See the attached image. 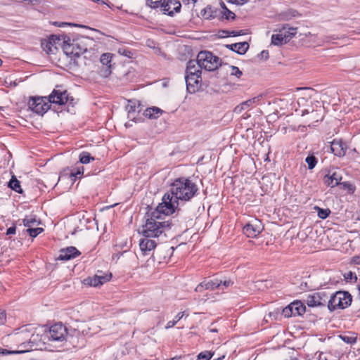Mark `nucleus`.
Returning a JSON list of instances; mask_svg holds the SVG:
<instances>
[{"instance_id": "obj_1", "label": "nucleus", "mask_w": 360, "mask_h": 360, "mask_svg": "<svg viewBox=\"0 0 360 360\" xmlns=\"http://www.w3.org/2000/svg\"><path fill=\"white\" fill-rule=\"evenodd\" d=\"M198 186L189 178H176L171 184L169 191L163 195L161 204L167 212L174 213L179 201H190L198 194Z\"/></svg>"}, {"instance_id": "obj_2", "label": "nucleus", "mask_w": 360, "mask_h": 360, "mask_svg": "<svg viewBox=\"0 0 360 360\" xmlns=\"http://www.w3.org/2000/svg\"><path fill=\"white\" fill-rule=\"evenodd\" d=\"M3 341L4 342H15L22 349L20 350L11 349L0 347V356L20 354L36 349L41 341V338L38 334L34 333V328L25 326L17 329L13 333L4 337Z\"/></svg>"}, {"instance_id": "obj_3", "label": "nucleus", "mask_w": 360, "mask_h": 360, "mask_svg": "<svg viewBox=\"0 0 360 360\" xmlns=\"http://www.w3.org/2000/svg\"><path fill=\"white\" fill-rule=\"evenodd\" d=\"M166 207L160 203L155 210L146 213V220L142 228L144 237L157 238L171 229L172 222L168 216L173 214L167 212Z\"/></svg>"}, {"instance_id": "obj_4", "label": "nucleus", "mask_w": 360, "mask_h": 360, "mask_svg": "<svg viewBox=\"0 0 360 360\" xmlns=\"http://www.w3.org/2000/svg\"><path fill=\"white\" fill-rule=\"evenodd\" d=\"M352 301V296L349 292L346 291H338L330 295L327 307L330 311H333L337 309H343L349 307Z\"/></svg>"}, {"instance_id": "obj_5", "label": "nucleus", "mask_w": 360, "mask_h": 360, "mask_svg": "<svg viewBox=\"0 0 360 360\" xmlns=\"http://www.w3.org/2000/svg\"><path fill=\"white\" fill-rule=\"evenodd\" d=\"M197 60L200 63L201 68L207 71H214L221 65L219 58L207 51L199 52L197 56Z\"/></svg>"}, {"instance_id": "obj_6", "label": "nucleus", "mask_w": 360, "mask_h": 360, "mask_svg": "<svg viewBox=\"0 0 360 360\" xmlns=\"http://www.w3.org/2000/svg\"><path fill=\"white\" fill-rule=\"evenodd\" d=\"M63 50L68 57L74 60V63H76V60L86 51V49L81 47L78 43H70V39L68 37L63 38Z\"/></svg>"}, {"instance_id": "obj_7", "label": "nucleus", "mask_w": 360, "mask_h": 360, "mask_svg": "<svg viewBox=\"0 0 360 360\" xmlns=\"http://www.w3.org/2000/svg\"><path fill=\"white\" fill-rule=\"evenodd\" d=\"M29 108L35 113L43 115L51 107L49 97H32L28 102Z\"/></svg>"}, {"instance_id": "obj_8", "label": "nucleus", "mask_w": 360, "mask_h": 360, "mask_svg": "<svg viewBox=\"0 0 360 360\" xmlns=\"http://www.w3.org/2000/svg\"><path fill=\"white\" fill-rule=\"evenodd\" d=\"M330 295L325 291L316 292L306 296L305 302L310 307H323L328 304Z\"/></svg>"}, {"instance_id": "obj_9", "label": "nucleus", "mask_w": 360, "mask_h": 360, "mask_svg": "<svg viewBox=\"0 0 360 360\" xmlns=\"http://www.w3.org/2000/svg\"><path fill=\"white\" fill-rule=\"evenodd\" d=\"M49 96L51 103L58 104L60 105L66 103L72 104L74 101V98L72 96H70L67 90H61L59 89H53Z\"/></svg>"}, {"instance_id": "obj_10", "label": "nucleus", "mask_w": 360, "mask_h": 360, "mask_svg": "<svg viewBox=\"0 0 360 360\" xmlns=\"http://www.w3.org/2000/svg\"><path fill=\"white\" fill-rule=\"evenodd\" d=\"M68 335V329L61 323L51 326L49 331V338L52 341L63 342Z\"/></svg>"}, {"instance_id": "obj_11", "label": "nucleus", "mask_w": 360, "mask_h": 360, "mask_svg": "<svg viewBox=\"0 0 360 360\" xmlns=\"http://www.w3.org/2000/svg\"><path fill=\"white\" fill-rule=\"evenodd\" d=\"M263 230L262 221L257 219H254L246 224L243 229V233L248 238L257 237Z\"/></svg>"}, {"instance_id": "obj_12", "label": "nucleus", "mask_w": 360, "mask_h": 360, "mask_svg": "<svg viewBox=\"0 0 360 360\" xmlns=\"http://www.w3.org/2000/svg\"><path fill=\"white\" fill-rule=\"evenodd\" d=\"M306 311L305 305L301 301H295L283 309L285 317L301 316Z\"/></svg>"}, {"instance_id": "obj_13", "label": "nucleus", "mask_w": 360, "mask_h": 360, "mask_svg": "<svg viewBox=\"0 0 360 360\" xmlns=\"http://www.w3.org/2000/svg\"><path fill=\"white\" fill-rule=\"evenodd\" d=\"M112 278L111 273H103L102 271H98L92 277H88L84 280L85 284L89 285L93 287H98L103 283L109 281Z\"/></svg>"}, {"instance_id": "obj_14", "label": "nucleus", "mask_w": 360, "mask_h": 360, "mask_svg": "<svg viewBox=\"0 0 360 360\" xmlns=\"http://www.w3.org/2000/svg\"><path fill=\"white\" fill-rule=\"evenodd\" d=\"M181 8V4L177 0L165 1L161 4V11L164 14H167L169 16H173L175 13H179Z\"/></svg>"}, {"instance_id": "obj_15", "label": "nucleus", "mask_w": 360, "mask_h": 360, "mask_svg": "<svg viewBox=\"0 0 360 360\" xmlns=\"http://www.w3.org/2000/svg\"><path fill=\"white\" fill-rule=\"evenodd\" d=\"M185 81L186 84V89L188 93L193 94L196 92L200 86L202 82L201 76L195 75H185Z\"/></svg>"}, {"instance_id": "obj_16", "label": "nucleus", "mask_w": 360, "mask_h": 360, "mask_svg": "<svg viewBox=\"0 0 360 360\" xmlns=\"http://www.w3.org/2000/svg\"><path fill=\"white\" fill-rule=\"evenodd\" d=\"M330 150L335 155L343 157L346 154L347 146L341 139H335L330 143Z\"/></svg>"}, {"instance_id": "obj_17", "label": "nucleus", "mask_w": 360, "mask_h": 360, "mask_svg": "<svg viewBox=\"0 0 360 360\" xmlns=\"http://www.w3.org/2000/svg\"><path fill=\"white\" fill-rule=\"evenodd\" d=\"M80 254L81 252L75 247L70 246L60 250L58 259L68 261L78 257Z\"/></svg>"}, {"instance_id": "obj_18", "label": "nucleus", "mask_w": 360, "mask_h": 360, "mask_svg": "<svg viewBox=\"0 0 360 360\" xmlns=\"http://www.w3.org/2000/svg\"><path fill=\"white\" fill-rule=\"evenodd\" d=\"M221 286V280L219 278L205 280L200 283L196 288L195 291L201 292L203 289L213 290L220 288Z\"/></svg>"}, {"instance_id": "obj_19", "label": "nucleus", "mask_w": 360, "mask_h": 360, "mask_svg": "<svg viewBox=\"0 0 360 360\" xmlns=\"http://www.w3.org/2000/svg\"><path fill=\"white\" fill-rule=\"evenodd\" d=\"M156 247V242L149 238L145 237L139 243L140 250L143 255H149Z\"/></svg>"}, {"instance_id": "obj_20", "label": "nucleus", "mask_w": 360, "mask_h": 360, "mask_svg": "<svg viewBox=\"0 0 360 360\" xmlns=\"http://www.w3.org/2000/svg\"><path fill=\"white\" fill-rule=\"evenodd\" d=\"M342 176L340 174L333 172L330 174L329 172L323 176V181L325 185L333 188L340 184Z\"/></svg>"}, {"instance_id": "obj_21", "label": "nucleus", "mask_w": 360, "mask_h": 360, "mask_svg": "<svg viewBox=\"0 0 360 360\" xmlns=\"http://www.w3.org/2000/svg\"><path fill=\"white\" fill-rule=\"evenodd\" d=\"M262 98V96L259 95L254 98L247 100L241 103L240 105H238L235 107L233 112L236 114H240L244 110L247 109L249 107H252L255 104L258 103Z\"/></svg>"}, {"instance_id": "obj_22", "label": "nucleus", "mask_w": 360, "mask_h": 360, "mask_svg": "<svg viewBox=\"0 0 360 360\" xmlns=\"http://www.w3.org/2000/svg\"><path fill=\"white\" fill-rule=\"evenodd\" d=\"M202 69L197 60H190L186 64V75H192V77L195 75L201 76Z\"/></svg>"}, {"instance_id": "obj_23", "label": "nucleus", "mask_w": 360, "mask_h": 360, "mask_svg": "<svg viewBox=\"0 0 360 360\" xmlns=\"http://www.w3.org/2000/svg\"><path fill=\"white\" fill-rule=\"evenodd\" d=\"M226 47L240 55L245 54L249 49V44L246 41L238 42L226 45Z\"/></svg>"}, {"instance_id": "obj_24", "label": "nucleus", "mask_w": 360, "mask_h": 360, "mask_svg": "<svg viewBox=\"0 0 360 360\" xmlns=\"http://www.w3.org/2000/svg\"><path fill=\"white\" fill-rule=\"evenodd\" d=\"M163 112V110L158 107L148 108L143 112V115L149 119H156Z\"/></svg>"}, {"instance_id": "obj_25", "label": "nucleus", "mask_w": 360, "mask_h": 360, "mask_svg": "<svg viewBox=\"0 0 360 360\" xmlns=\"http://www.w3.org/2000/svg\"><path fill=\"white\" fill-rule=\"evenodd\" d=\"M289 41V38L288 37H285L282 32H278V34H274L271 36V44L275 46H281L285 44H287Z\"/></svg>"}, {"instance_id": "obj_26", "label": "nucleus", "mask_w": 360, "mask_h": 360, "mask_svg": "<svg viewBox=\"0 0 360 360\" xmlns=\"http://www.w3.org/2000/svg\"><path fill=\"white\" fill-rule=\"evenodd\" d=\"M127 108L128 110V117L134 120L136 118L134 114L136 112L138 113L140 112L142 108L139 103L136 105V102L129 101Z\"/></svg>"}, {"instance_id": "obj_27", "label": "nucleus", "mask_w": 360, "mask_h": 360, "mask_svg": "<svg viewBox=\"0 0 360 360\" xmlns=\"http://www.w3.org/2000/svg\"><path fill=\"white\" fill-rule=\"evenodd\" d=\"M41 48L47 54H54L57 51V46L51 44V41L43 40L41 41Z\"/></svg>"}, {"instance_id": "obj_28", "label": "nucleus", "mask_w": 360, "mask_h": 360, "mask_svg": "<svg viewBox=\"0 0 360 360\" xmlns=\"http://www.w3.org/2000/svg\"><path fill=\"white\" fill-rule=\"evenodd\" d=\"M297 27H289L288 25H285L280 30V32H282L285 37H288L290 41L297 34Z\"/></svg>"}, {"instance_id": "obj_29", "label": "nucleus", "mask_w": 360, "mask_h": 360, "mask_svg": "<svg viewBox=\"0 0 360 360\" xmlns=\"http://www.w3.org/2000/svg\"><path fill=\"white\" fill-rule=\"evenodd\" d=\"M8 187L18 193H22L20 183L15 176H13L10 179L8 182Z\"/></svg>"}, {"instance_id": "obj_30", "label": "nucleus", "mask_w": 360, "mask_h": 360, "mask_svg": "<svg viewBox=\"0 0 360 360\" xmlns=\"http://www.w3.org/2000/svg\"><path fill=\"white\" fill-rule=\"evenodd\" d=\"M300 13L297 11L295 9H289L287 11L281 14V18L283 20H289L292 19V18L298 17L300 16Z\"/></svg>"}, {"instance_id": "obj_31", "label": "nucleus", "mask_w": 360, "mask_h": 360, "mask_svg": "<svg viewBox=\"0 0 360 360\" xmlns=\"http://www.w3.org/2000/svg\"><path fill=\"white\" fill-rule=\"evenodd\" d=\"M79 158L82 164H88L91 160H94V158L89 153L85 151L79 154Z\"/></svg>"}, {"instance_id": "obj_32", "label": "nucleus", "mask_w": 360, "mask_h": 360, "mask_svg": "<svg viewBox=\"0 0 360 360\" xmlns=\"http://www.w3.org/2000/svg\"><path fill=\"white\" fill-rule=\"evenodd\" d=\"M184 316V311L179 312L175 316L174 320L169 321L167 322V325L165 326V328L166 329H169V328H171L174 327L177 323V322H179L183 318Z\"/></svg>"}, {"instance_id": "obj_33", "label": "nucleus", "mask_w": 360, "mask_h": 360, "mask_svg": "<svg viewBox=\"0 0 360 360\" xmlns=\"http://www.w3.org/2000/svg\"><path fill=\"white\" fill-rule=\"evenodd\" d=\"M112 54L111 53H103L101 55V63L104 65H106L108 67H110L111 66V60H112Z\"/></svg>"}, {"instance_id": "obj_34", "label": "nucleus", "mask_w": 360, "mask_h": 360, "mask_svg": "<svg viewBox=\"0 0 360 360\" xmlns=\"http://www.w3.org/2000/svg\"><path fill=\"white\" fill-rule=\"evenodd\" d=\"M314 209L318 212V217L322 219H326L330 214V210L329 209H322L317 206H316Z\"/></svg>"}, {"instance_id": "obj_35", "label": "nucleus", "mask_w": 360, "mask_h": 360, "mask_svg": "<svg viewBox=\"0 0 360 360\" xmlns=\"http://www.w3.org/2000/svg\"><path fill=\"white\" fill-rule=\"evenodd\" d=\"M84 172V169L82 167L81 169H77L76 172H71L69 174V177L72 183H74L77 178H81Z\"/></svg>"}, {"instance_id": "obj_36", "label": "nucleus", "mask_w": 360, "mask_h": 360, "mask_svg": "<svg viewBox=\"0 0 360 360\" xmlns=\"http://www.w3.org/2000/svg\"><path fill=\"white\" fill-rule=\"evenodd\" d=\"M305 162L308 165V168L309 169H312L315 167V166L317 164V159L315 156L311 155H309L306 158Z\"/></svg>"}, {"instance_id": "obj_37", "label": "nucleus", "mask_w": 360, "mask_h": 360, "mask_svg": "<svg viewBox=\"0 0 360 360\" xmlns=\"http://www.w3.org/2000/svg\"><path fill=\"white\" fill-rule=\"evenodd\" d=\"M27 231L28 232L29 235L32 237L35 238L39 234H40L41 232L44 231V229L42 228H28Z\"/></svg>"}, {"instance_id": "obj_38", "label": "nucleus", "mask_w": 360, "mask_h": 360, "mask_svg": "<svg viewBox=\"0 0 360 360\" xmlns=\"http://www.w3.org/2000/svg\"><path fill=\"white\" fill-rule=\"evenodd\" d=\"M63 35L62 36H57V35H51L48 39H46V41H51V44H55L56 46H57V44H60V43H63Z\"/></svg>"}, {"instance_id": "obj_39", "label": "nucleus", "mask_w": 360, "mask_h": 360, "mask_svg": "<svg viewBox=\"0 0 360 360\" xmlns=\"http://www.w3.org/2000/svg\"><path fill=\"white\" fill-rule=\"evenodd\" d=\"M213 356V353L209 352V351H205L202 352H200L198 355L197 360H210Z\"/></svg>"}, {"instance_id": "obj_40", "label": "nucleus", "mask_w": 360, "mask_h": 360, "mask_svg": "<svg viewBox=\"0 0 360 360\" xmlns=\"http://www.w3.org/2000/svg\"><path fill=\"white\" fill-rule=\"evenodd\" d=\"M339 185L342 186V187L345 189H347L348 192L351 194L354 193L355 191V186L349 181H345L342 183L340 182Z\"/></svg>"}, {"instance_id": "obj_41", "label": "nucleus", "mask_w": 360, "mask_h": 360, "mask_svg": "<svg viewBox=\"0 0 360 360\" xmlns=\"http://www.w3.org/2000/svg\"><path fill=\"white\" fill-rule=\"evenodd\" d=\"M162 0H147V5L153 8H157L160 7Z\"/></svg>"}, {"instance_id": "obj_42", "label": "nucleus", "mask_w": 360, "mask_h": 360, "mask_svg": "<svg viewBox=\"0 0 360 360\" xmlns=\"http://www.w3.org/2000/svg\"><path fill=\"white\" fill-rule=\"evenodd\" d=\"M23 224L25 226L30 227L36 222V219L32 217H26L23 221Z\"/></svg>"}, {"instance_id": "obj_43", "label": "nucleus", "mask_w": 360, "mask_h": 360, "mask_svg": "<svg viewBox=\"0 0 360 360\" xmlns=\"http://www.w3.org/2000/svg\"><path fill=\"white\" fill-rule=\"evenodd\" d=\"M212 7L210 6H207L206 8H205L202 11V15L204 18H207V19H209L210 18H212L213 15L212 14Z\"/></svg>"}, {"instance_id": "obj_44", "label": "nucleus", "mask_w": 360, "mask_h": 360, "mask_svg": "<svg viewBox=\"0 0 360 360\" xmlns=\"http://www.w3.org/2000/svg\"><path fill=\"white\" fill-rule=\"evenodd\" d=\"M224 16L226 20H233L236 18L235 13L229 10L226 7H224Z\"/></svg>"}, {"instance_id": "obj_45", "label": "nucleus", "mask_w": 360, "mask_h": 360, "mask_svg": "<svg viewBox=\"0 0 360 360\" xmlns=\"http://www.w3.org/2000/svg\"><path fill=\"white\" fill-rule=\"evenodd\" d=\"M231 75H234L237 78H240L242 76L243 73L238 67L232 65L231 66Z\"/></svg>"}, {"instance_id": "obj_46", "label": "nucleus", "mask_w": 360, "mask_h": 360, "mask_svg": "<svg viewBox=\"0 0 360 360\" xmlns=\"http://www.w3.org/2000/svg\"><path fill=\"white\" fill-rule=\"evenodd\" d=\"M341 339L346 343L352 344L356 342V338L348 335H340Z\"/></svg>"}, {"instance_id": "obj_47", "label": "nucleus", "mask_w": 360, "mask_h": 360, "mask_svg": "<svg viewBox=\"0 0 360 360\" xmlns=\"http://www.w3.org/2000/svg\"><path fill=\"white\" fill-rule=\"evenodd\" d=\"M118 53L128 58H131L132 56L131 51L126 49H119Z\"/></svg>"}, {"instance_id": "obj_48", "label": "nucleus", "mask_w": 360, "mask_h": 360, "mask_svg": "<svg viewBox=\"0 0 360 360\" xmlns=\"http://www.w3.org/2000/svg\"><path fill=\"white\" fill-rule=\"evenodd\" d=\"M233 284V282L231 280H221V286L219 289L224 290L225 288H227L228 287L232 285Z\"/></svg>"}, {"instance_id": "obj_49", "label": "nucleus", "mask_w": 360, "mask_h": 360, "mask_svg": "<svg viewBox=\"0 0 360 360\" xmlns=\"http://www.w3.org/2000/svg\"><path fill=\"white\" fill-rule=\"evenodd\" d=\"M345 278L347 281L348 280H352L353 278H354L355 281L357 280V277H356V275L355 273H353L352 271H349L347 272V274H345Z\"/></svg>"}, {"instance_id": "obj_50", "label": "nucleus", "mask_w": 360, "mask_h": 360, "mask_svg": "<svg viewBox=\"0 0 360 360\" xmlns=\"http://www.w3.org/2000/svg\"><path fill=\"white\" fill-rule=\"evenodd\" d=\"M6 321V314L4 310H0V326L4 325Z\"/></svg>"}, {"instance_id": "obj_51", "label": "nucleus", "mask_w": 360, "mask_h": 360, "mask_svg": "<svg viewBox=\"0 0 360 360\" xmlns=\"http://www.w3.org/2000/svg\"><path fill=\"white\" fill-rule=\"evenodd\" d=\"M229 3L236 4V5H243L248 2V0H227Z\"/></svg>"}, {"instance_id": "obj_52", "label": "nucleus", "mask_w": 360, "mask_h": 360, "mask_svg": "<svg viewBox=\"0 0 360 360\" xmlns=\"http://www.w3.org/2000/svg\"><path fill=\"white\" fill-rule=\"evenodd\" d=\"M15 231H16V227L15 226H12L11 227H9L7 231H6V234L7 235H13V234H15Z\"/></svg>"}, {"instance_id": "obj_53", "label": "nucleus", "mask_w": 360, "mask_h": 360, "mask_svg": "<svg viewBox=\"0 0 360 360\" xmlns=\"http://www.w3.org/2000/svg\"><path fill=\"white\" fill-rule=\"evenodd\" d=\"M352 262L360 265V255L354 256L352 259Z\"/></svg>"}, {"instance_id": "obj_54", "label": "nucleus", "mask_w": 360, "mask_h": 360, "mask_svg": "<svg viewBox=\"0 0 360 360\" xmlns=\"http://www.w3.org/2000/svg\"><path fill=\"white\" fill-rule=\"evenodd\" d=\"M242 34H243V30L229 32V35L234 36V37L235 36H240Z\"/></svg>"}, {"instance_id": "obj_55", "label": "nucleus", "mask_w": 360, "mask_h": 360, "mask_svg": "<svg viewBox=\"0 0 360 360\" xmlns=\"http://www.w3.org/2000/svg\"><path fill=\"white\" fill-rule=\"evenodd\" d=\"M219 37H225L229 35V31L221 30V31L219 32Z\"/></svg>"}, {"instance_id": "obj_56", "label": "nucleus", "mask_w": 360, "mask_h": 360, "mask_svg": "<svg viewBox=\"0 0 360 360\" xmlns=\"http://www.w3.org/2000/svg\"><path fill=\"white\" fill-rule=\"evenodd\" d=\"M262 58H264L265 59L269 58V51L266 50H264L260 53Z\"/></svg>"}, {"instance_id": "obj_57", "label": "nucleus", "mask_w": 360, "mask_h": 360, "mask_svg": "<svg viewBox=\"0 0 360 360\" xmlns=\"http://www.w3.org/2000/svg\"><path fill=\"white\" fill-rule=\"evenodd\" d=\"M91 1H94V2H96L98 4H105L103 0H91Z\"/></svg>"}, {"instance_id": "obj_58", "label": "nucleus", "mask_w": 360, "mask_h": 360, "mask_svg": "<svg viewBox=\"0 0 360 360\" xmlns=\"http://www.w3.org/2000/svg\"><path fill=\"white\" fill-rule=\"evenodd\" d=\"M309 112L308 110H307V109L304 110L302 111V115L304 116V115L308 114Z\"/></svg>"}, {"instance_id": "obj_59", "label": "nucleus", "mask_w": 360, "mask_h": 360, "mask_svg": "<svg viewBox=\"0 0 360 360\" xmlns=\"http://www.w3.org/2000/svg\"><path fill=\"white\" fill-rule=\"evenodd\" d=\"M71 25L72 24H70V23H67V22H62V23H60L58 26H59V27H61V26H63V25Z\"/></svg>"}, {"instance_id": "obj_60", "label": "nucleus", "mask_w": 360, "mask_h": 360, "mask_svg": "<svg viewBox=\"0 0 360 360\" xmlns=\"http://www.w3.org/2000/svg\"><path fill=\"white\" fill-rule=\"evenodd\" d=\"M181 357L180 356H175L172 358L170 360H179Z\"/></svg>"}, {"instance_id": "obj_61", "label": "nucleus", "mask_w": 360, "mask_h": 360, "mask_svg": "<svg viewBox=\"0 0 360 360\" xmlns=\"http://www.w3.org/2000/svg\"><path fill=\"white\" fill-rule=\"evenodd\" d=\"M221 7H222V8H223L224 10V7H226V6H225L224 3H223V2L221 3Z\"/></svg>"}, {"instance_id": "obj_62", "label": "nucleus", "mask_w": 360, "mask_h": 360, "mask_svg": "<svg viewBox=\"0 0 360 360\" xmlns=\"http://www.w3.org/2000/svg\"><path fill=\"white\" fill-rule=\"evenodd\" d=\"M358 290H359V296H360V285H358Z\"/></svg>"}, {"instance_id": "obj_63", "label": "nucleus", "mask_w": 360, "mask_h": 360, "mask_svg": "<svg viewBox=\"0 0 360 360\" xmlns=\"http://www.w3.org/2000/svg\"><path fill=\"white\" fill-rule=\"evenodd\" d=\"M2 64V60L0 59V66Z\"/></svg>"}, {"instance_id": "obj_64", "label": "nucleus", "mask_w": 360, "mask_h": 360, "mask_svg": "<svg viewBox=\"0 0 360 360\" xmlns=\"http://www.w3.org/2000/svg\"><path fill=\"white\" fill-rule=\"evenodd\" d=\"M193 1L194 3L196 2V0H193Z\"/></svg>"}]
</instances>
